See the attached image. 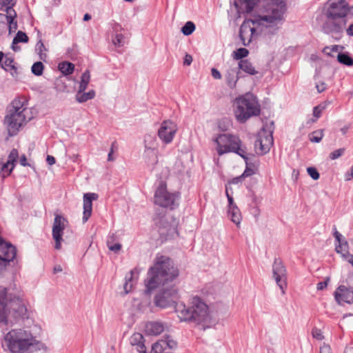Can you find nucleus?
<instances>
[{
  "label": "nucleus",
  "instance_id": "nucleus-55",
  "mask_svg": "<svg viewBox=\"0 0 353 353\" xmlns=\"http://www.w3.org/2000/svg\"><path fill=\"white\" fill-rule=\"evenodd\" d=\"M330 281V278L327 277L323 281L319 282L317 283L316 289L318 290H323L327 288L328 282Z\"/></svg>",
  "mask_w": 353,
  "mask_h": 353
},
{
  "label": "nucleus",
  "instance_id": "nucleus-52",
  "mask_svg": "<svg viewBox=\"0 0 353 353\" xmlns=\"http://www.w3.org/2000/svg\"><path fill=\"white\" fill-rule=\"evenodd\" d=\"M108 248L110 250L114 252V253H117L121 250L122 245L120 243H115L108 245Z\"/></svg>",
  "mask_w": 353,
  "mask_h": 353
},
{
  "label": "nucleus",
  "instance_id": "nucleus-41",
  "mask_svg": "<svg viewBox=\"0 0 353 353\" xmlns=\"http://www.w3.org/2000/svg\"><path fill=\"white\" fill-rule=\"evenodd\" d=\"M36 50L39 52L38 53H39L40 59H41L43 61H46V59L47 58V55H46V54L43 53V52L46 51V48L41 39L38 41V42L37 43Z\"/></svg>",
  "mask_w": 353,
  "mask_h": 353
},
{
  "label": "nucleus",
  "instance_id": "nucleus-20",
  "mask_svg": "<svg viewBox=\"0 0 353 353\" xmlns=\"http://www.w3.org/2000/svg\"><path fill=\"white\" fill-rule=\"evenodd\" d=\"M164 325L158 321H150L145 324V332L147 335L157 336L164 331Z\"/></svg>",
  "mask_w": 353,
  "mask_h": 353
},
{
  "label": "nucleus",
  "instance_id": "nucleus-25",
  "mask_svg": "<svg viewBox=\"0 0 353 353\" xmlns=\"http://www.w3.org/2000/svg\"><path fill=\"white\" fill-rule=\"evenodd\" d=\"M12 112L28 114L29 110L24 107V101L21 99H15L12 101V108L9 110Z\"/></svg>",
  "mask_w": 353,
  "mask_h": 353
},
{
  "label": "nucleus",
  "instance_id": "nucleus-17",
  "mask_svg": "<svg viewBox=\"0 0 353 353\" xmlns=\"http://www.w3.org/2000/svg\"><path fill=\"white\" fill-rule=\"evenodd\" d=\"M98 199L96 193H85L83 195V212L82 221L86 223L92 214V201Z\"/></svg>",
  "mask_w": 353,
  "mask_h": 353
},
{
  "label": "nucleus",
  "instance_id": "nucleus-44",
  "mask_svg": "<svg viewBox=\"0 0 353 353\" xmlns=\"http://www.w3.org/2000/svg\"><path fill=\"white\" fill-rule=\"evenodd\" d=\"M307 172L313 180H318L320 177L319 172L314 167H308L307 168Z\"/></svg>",
  "mask_w": 353,
  "mask_h": 353
},
{
  "label": "nucleus",
  "instance_id": "nucleus-59",
  "mask_svg": "<svg viewBox=\"0 0 353 353\" xmlns=\"http://www.w3.org/2000/svg\"><path fill=\"white\" fill-rule=\"evenodd\" d=\"M211 74H212V76L215 79H221V72L216 68H212L211 70Z\"/></svg>",
  "mask_w": 353,
  "mask_h": 353
},
{
  "label": "nucleus",
  "instance_id": "nucleus-16",
  "mask_svg": "<svg viewBox=\"0 0 353 353\" xmlns=\"http://www.w3.org/2000/svg\"><path fill=\"white\" fill-rule=\"evenodd\" d=\"M334 294L336 301L339 304L353 303V290L345 285L339 286Z\"/></svg>",
  "mask_w": 353,
  "mask_h": 353
},
{
  "label": "nucleus",
  "instance_id": "nucleus-35",
  "mask_svg": "<svg viewBox=\"0 0 353 353\" xmlns=\"http://www.w3.org/2000/svg\"><path fill=\"white\" fill-rule=\"evenodd\" d=\"M309 140L313 143H319L323 137V130H315L308 135Z\"/></svg>",
  "mask_w": 353,
  "mask_h": 353
},
{
  "label": "nucleus",
  "instance_id": "nucleus-8",
  "mask_svg": "<svg viewBox=\"0 0 353 353\" xmlns=\"http://www.w3.org/2000/svg\"><path fill=\"white\" fill-rule=\"evenodd\" d=\"M179 198L180 193L168 192L166 182L161 180L154 192V203L163 208L172 210L179 206L177 201Z\"/></svg>",
  "mask_w": 353,
  "mask_h": 353
},
{
  "label": "nucleus",
  "instance_id": "nucleus-61",
  "mask_svg": "<svg viewBox=\"0 0 353 353\" xmlns=\"http://www.w3.org/2000/svg\"><path fill=\"white\" fill-rule=\"evenodd\" d=\"M19 163L22 166H30V165L27 162V158L25 154H22L19 158Z\"/></svg>",
  "mask_w": 353,
  "mask_h": 353
},
{
  "label": "nucleus",
  "instance_id": "nucleus-21",
  "mask_svg": "<svg viewBox=\"0 0 353 353\" xmlns=\"http://www.w3.org/2000/svg\"><path fill=\"white\" fill-rule=\"evenodd\" d=\"M130 344L136 346L137 352L139 353H146V347L145 345V339L141 333L136 332L132 335L130 339Z\"/></svg>",
  "mask_w": 353,
  "mask_h": 353
},
{
  "label": "nucleus",
  "instance_id": "nucleus-46",
  "mask_svg": "<svg viewBox=\"0 0 353 353\" xmlns=\"http://www.w3.org/2000/svg\"><path fill=\"white\" fill-rule=\"evenodd\" d=\"M344 48L343 46L334 45L332 46V48L325 47L323 50V52H325L328 56L333 57L331 54L332 52H338L339 49L343 50Z\"/></svg>",
  "mask_w": 353,
  "mask_h": 353
},
{
  "label": "nucleus",
  "instance_id": "nucleus-5",
  "mask_svg": "<svg viewBox=\"0 0 353 353\" xmlns=\"http://www.w3.org/2000/svg\"><path fill=\"white\" fill-rule=\"evenodd\" d=\"M8 316L17 323L29 319L30 313L19 296L8 293L6 288L0 287V325L8 324Z\"/></svg>",
  "mask_w": 353,
  "mask_h": 353
},
{
  "label": "nucleus",
  "instance_id": "nucleus-24",
  "mask_svg": "<svg viewBox=\"0 0 353 353\" xmlns=\"http://www.w3.org/2000/svg\"><path fill=\"white\" fill-rule=\"evenodd\" d=\"M237 68L239 70H242L250 75H254L258 73V71L255 70L252 63L248 59L239 61Z\"/></svg>",
  "mask_w": 353,
  "mask_h": 353
},
{
  "label": "nucleus",
  "instance_id": "nucleus-29",
  "mask_svg": "<svg viewBox=\"0 0 353 353\" xmlns=\"http://www.w3.org/2000/svg\"><path fill=\"white\" fill-rule=\"evenodd\" d=\"M337 61L346 66L353 65V58L350 55L349 52H339L337 55Z\"/></svg>",
  "mask_w": 353,
  "mask_h": 353
},
{
  "label": "nucleus",
  "instance_id": "nucleus-6",
  "mask_svg": "<svg viewBox=\"0 0 353 353\" xmlns=\"http://www.w3.org/2000/svg\"><path fill=\"white\" fill-rule=\"evenodd\" d=\"M235 105L234 114L236 120L241 123H244L251 117L258 116L261 113L260 105L256 97L250 93L236 98Z\"/></svg>",
  "mask_w": 353,
  "mask_h": 353
},
{
  "label": "nucleus",
  "instance_id": "nucleus-33",
  "mask_svg": "<svg viewBox=\"0 0 353 353\" xmlns=\"http://www.w3.org/2000/svg\"><path fill=\"white\" fill-rule=\"evenodd\" d=\"M19 158V152L17 149L13 148L8 157L7 162L11 163V167L7 172V175H10L14 168V163L17 162V159Z\"/></svg>",
  "mask_w": 353,
  "mask_h": 353
},
{
  "label": "nucleus",
  "instance_id": "nucleus-45",
  "mask_svg": "<svg viewBox=\"0 0 353 353\" xmlns=\"http://www.w3.org/2000/svg\"><path fill=\"white\" fill-rule=\"evenodd\" d=\"M112 43L115 46L121 47L124 44V37L122 34H116L112 39Z\"/></svg>",
  "mask_w": 353,
  "mask_h": 353
},
{
  "label": "nucleus",
  "instance_id": "nucleus-36",
  "mask_svg": "<svg viewBox=\"0 0 353 353\" xmlns=\"http://www.w3.org/2000/svg\"><path fill=\"white\" fill-rule=\"evenodd\" d=\"M196 26L192 21H187L181 28V31L185 36H189L195 30Z\"/></svg>",
  "mask_w": 353,
  "mask_h": 353
},
{
  "label": "nucleus",
  "instance_id": "nucleus-49",
  "mask_svg": "<svg viewBox=\"0 0 353 353\" xmlns=\"http://www.w3.org/2000/svg\"><path fill=\"white\" fill-rule=\"evenodd\" d=\"M16 18L17 17H13V20L12 21L8 20V21L7 23L8 28L9 30V33H12L13 32H15L17 30V28H18L17 22L15 20Z\"/></svg>",
  "mask_w": 353,
  "mask_h": 353
},
{
  "label": "nucleus",
  "instance_id": "nucleus-51",
  "mask_svg": "<svg viewBox=\"0 0 353 353\" xmlns=\"http://www.w3.org/2000/svg\"><path fill=\"white\" fill-rule=\"evenodd\" d=\"M323 110L318 106H315L313 108V116L315 117L314 119H312V122H315L317 119L321 116Z\"/></svg>",
  "mask_w": 353,
  "mask_h": 353
},
{
  "label": "nucleus",
  "instance_id": "nucleus-19",
  "mask_svg": "<svg viewBox=\"0 0 353 353\" xmlns=\"http://www.w3.org/2000/svg\"><path fill=\"white\" fill-rule=\"evenodd\" d=\"M334 236L336 240L335 250L337 253L341 254L342 258L345 260V254H350L348 252V243L343 237V235L339 232L336 228H334Z\"/></svg>",
  "mask_w": 353,
  "mask_h": 353
},
{
  "label": "nucleus",
  "instance_id": "nucleus-43",
  "mask_svg": "<svg viewBox=\"0 0 353 353\" xmlns=\"http://www.w3.org/2000/svg\"><path fill=\"white\" fill-rule=\"evenodd\" d=\"M6 14L0 13V22L1 23H8V20L12 21L13 20V17H17V12L12 13L10 12H6Z\"/></svg>",
  "mask_w": 353,
  "mask_h": 353
},
{
  "label": "nucleus",
  "instance_id": "nucleus-53",
  "mask_svg": "<svg viewBox=\"0 0 353 353\" xmlns=\"http://www.w3.org/2000/svg\"><path fill=\"white\" fill-rule=\"evenodd\" d=\"M255 170L256 169L253 168L245 167V169L241 175L244 179L252 176L255 174Z\"/></svg>",
  "mask_w": 353,
  "mask_h": 353
},
{
  "label": "nucleus",
  "instance_id": "nucleus-13",
  "mask_svg": "<svg viewBox=\"0 0 353 353\" xmlns=\"http://www.w3.org/2000/svg\"><path fill=\"white\" fill-rule=\"evenodd\" d=\"M272 273L273 277L279 287L282 294H285L287 288V270L279 258L274 259L272 265Z\"/></svg>",
  "mask_w": 353,
  "mask_h": 353
},
{
  "label": "nucleus",
  "instance_id": "nucleus-18",
  "mask_svg": "<svg viewBox=\"0 0 353 353\" xmlns=\"http://www.w3.org/2000/svg\"><path fill=\"white\" fill-rule=\"evenodd\" d=\"M225 77L228 86L231 89L235 88L238 80L241 77L237 66H230L226 70Z\"/></svg>",
  "mask_w": 353,
  "mask_h": 353
},
{
  "label": "nucleus",
  "instance_id": "nucleus-32",
  "mask_svg": "<svg viewBox=\"0 0 353 353\" xmlns=\"http://www.w3.org/2000/svg\"><path fill=\"white\" fill-rule=\"evenodd\" d=\"M90 80V73L88 70H86L81 77V81L79 83V90L80 92H84Z\"/></svg>",
  "mask_w": 353,
  "mask_h": 353
},
{
  "label": "nucleus",
  "instance_id": "nucleus-62",
  "mask_svg": "<svg viewBox=\"0 0 353 353\" xmlns=\"http://www.w3.org/2000/svg\"><path fill=\"white\" fill-rule=\"evenodd\" d=\"M244 179V178L242 176V175H240L239 176H236V177H234L230 181V183H232V184H238L241 182H242V181Z\"/></svg>",
  "mask_w": 353,
  "mask_h": 353
},
{
  "label": "nucleus",
  "instance_id": "nucleus-7",
  "mask_svg": "<svg viewBox=\"0 0 353 353\" xmlns=\"http://www.w3.org/2000/svg\"><path fill=\"white\" fill-rule=\"evenodd\" d=\"M179 316L182 321H194L198 324L203 323L208 316V306L199 296L192 299V306L186 307L185 305L180 304Z\"/></svg>",
  "mask_w": 353,
  "mask_h": 353
},
{
  "label": "nucleus",
  "instance_id": "nucleus-39",
  "mask_svg": "<svg viewBox=\"0 0 353 353\" xmlns=\"http://www.w3.org/2000/svg\"><path fill=\"white\" fill-rule=\"evenodd\" d=\"M17 1V0H2L0 3L2 6L6 7L5 12L14 13L16 11L13 8L16 6Z\"/></svg>",
  "mask_w": 353,
  "mask_h": 353
},
{
  "label": "nucleus",
  "instance_id": "nucleus-26",
  "mask_svg": "<svg viewBox=\"0 0 353 353\" xmlns=\"http://www.w3.org/2000/svg\"><path fill=\"white\" fill-rule=\"evenodd\" d=\"M257 0H238L234 1V6L239 10V3L244 5L245 11L247 13L251 12L255 5L256 4Z\"/></svg>",
  "mask_w": 353,
  "mask_h": 353
},
{
  "label": "nucleus",
  "instance_id": "nucleus-57",
  "mask_svg": "<svg viewBox=\"0 0 353 353\" xmlns=\"http://www.w3.org/2000/svg\"><path fill=\"white\" fill-rule=\"evenodd\" d=\"M353 179V165L351 166L350 170L347 171L345 174V180L349 181Z\"/></svg>",
  "mask_w": 353,
  "mask_h": 353
},
{
  "label": "nucleus",
  "instance_id": "nucleus-50",
  "mask_svg": "<svg viewBox=\"0 0 353 353\" xmlns=\"http://www.w3.org/2000/svg\"><path fill=\"white\" fill-rule=\"evenodd\" d=\"M11 167V163L6 162L3 164L1 170V174L2 178H6L8 175H7V172L9 170L10 168Z\"/></svg>",
  "mask_w": 353,
  "mask_h": 353
},
{
  "label": "nucleus",
  "instance_id": "nucleus-47",
  "mask_svg": "<svg viewBox=\"0 0 353 353\" xmlns=\"http://www.w3.org/2000/svg\"><path fill=\"white\" fill-rule=\"evenodd\" d=\"M344 152H345V148L337 149V150L332 152L330 154L329 157L332 160H335V159L339 158L340 157H341L343 154Z\"/></svg>",
  "mask_w": 353,
  "mask_h": 353
},
{
  "label": "nucleus",
  "instance_id": "nucleus-14",
  "mask_svg": "<svg viewBox=\"0 0 353 353\" xmlns=\"http://www.w3.org/2000/svg\"><path fill=\"white\" fill-rule=\"evenodd\" d=\"M66 223H68V221L64 216L61 214L55 215L52 234L55 241L54 248L56 250H60L61 248L62 236Z\"/></svg>",
  "mask_w": 353,
  "mask_h": 353
},
{
  "label": "nucleus",
  "instance_id": "nucleus-38",
  "mask_svg": "<svg viewBox=\"0 0 353 353\" xmlns=\"http://www.w3.org/2000/svg\"><path fill=\"white\" fill-rule=\"evenodd\" d=\"M249 54V51L248 49L244 48H240L233 52V58L236 60H244Z\"/></svg>",
  "mask_w": 353,
  "mask_h": 353
},
{
  "label": "nucleus",
  "instance_id": "nucleus-1",
  "mask_svg": "<svg viewBox=\"0 0 353 353\" xmlns=\"http://www.w3.org/2000/svg\"><path fill=\"white\" fill-rule=\"evenodd\" d=\"M179 275V270L170 257L157 254L153 266L148 271V278L145 280V293L150 294L159 285L165 286L172 282ZM179 298V289L175 285L163 287L155 295L154 303L161 308L174 307L176 312H180V305L176 304Z\"/></svg>",
  "mask_w": 353,
  "mask_h": 353
},
{
  "label": "nucleus",
  "instance_id": "nucleus-48",
  "mask_svg": "<svg viewBox=\"0 0 353 353\" xmlns=\"http://www.w3.org/2000/svg\"><path fill=\"white\" fill-rule=\"evenodd\" d=\"M312 335L313 338H314L319 341H321L324 339V336L323 335L321 330L317 327H314L312 330Z\"/></svg>",
  "mask_w": 353,
  "mask_h": 353
},
{
  "label": "nucleus",
  "instance_id": "nucleus-11",
  "mask_svg": "<svg viewBox=\"0 0 353 353\" xmlns=\"http://www.w3.org/2000/svg\"><path fill=\"white\" fill-rule=\"evenodd\" d=\"M268 128V132L265 128V126L262 128V131L264 135L259 134L256 140L254 143V147L259 151V154L263 155L268 153L271 146L273 145V132L274 129V124L273 121H271L269 125H266Z\"/></svg>",
  "mask_w": 353,
  "mask_h": 353
},
{
  "label": "nucleus",
  "instance_id": "nucleus-22",
  "mask_svg": "<svg viewBox=\"0 0 353 353\" xmlns=\"http://www.w3.org/2000/svg\"><path fill=\"white\" fill-rule=\"evenodd\" d=\"M1 67L6 72H9L13 77L18 76V69L15 65L13 57H6L5 60L1 63Z\"/></svg>",
  "mask_w": 353,
  "mask_h": 353
},
{
  "label": "nucleus",
  "instance_id": "nucleus-12",
  "mask_svg": "<svg viewBox=\"0 0 353 353\" xmlns=\"http://www.w3.org/2000/svg\"><path fill=\"white\" fill-rule=\"evenodd\" d=\"M30 117H27V114L19 112H8L6 116L4 121L7 124L8 134L13 137L19 131L20 128L30 120Z\"/></svg>",
  "mask_w": 353,
  "mask_h": 353
},
{
  "label": "nucleus",
  "instance_id": "nucleus-30",
  "mask_svg": "<svg viewBox=\"0 0 353 353\" xmlns=\"http://www.w3.org/2000/svg\"><path fill=\"white\" fill-rule=\"evenodd\" d=\"M228 214L233 223H236V225H239L241 223V215L237 206L229 208L228 210Z\"/></svg>",
  "mask_w": 353,
  "mask_h": 353
},
{
  "label": "nucleus",
  "instance_id": "nucleus-23",
  "mask_svg": "<svg viewBox=\"0 0 353 353\" xmlns=\"http://www.w3.org/2000/svg\"><path fill=\"white\" fill-rule=\"evenodd\" d=\"M134 274H139V270H137V268H134L133 270H131L130 272L125 276V281L123 285L125 294H128L132 289L133 285L135 283V281L134 279Z\"/></svg>",
  "mask_w": 353,
  "mask_h": 353
},
{
  "label": "nucleus",
  "instance_id": "nucleus-37",
  "mask_svg": "<svg viewBox=\"0 0 353 353\" xmlns=\"http://www.w3.org/2000/svg\"><path fill=\"white\" fill-rule=\"evenodd\" d=\"M44 70V65L41 61H37L31 67V72L35 76L42 75Z\"/></svg>",
  "mask_w": 353,
  "mask_h": 353
},
{
  "label": "nucleus",
  "instance_id": "nucleus-64",
  "mask_svg": "<svg viewBox=\"0 0 353 353\" xmlns=\"http://www.w3.org/2000/svg\"><path fill=\"white\" fill-rule=\"evenodd\" d=\"M345 260L350 263L353 267V255L352 254H345Z\"/></svg>",
  "mask_w": 353,
  "mask_h": 353
},
{
  "label": "nucleus",
  "instance_id": "nucleus-27",
  "mask_svg": "<svg viewBox=\"0 0 353 353\" xmlns=\"http://www.w3.org/2000/svg\"><path fill=\"white\" fill-rule=\"evenodd\" d=\"M95 97V92L92 90L88 92H80V90H78L77 93L76 94V100L79 103H84L90 99H93Z\"/></svg>",
  "mask_w": 353,
  "mask_h": 353
},
{
  "label": "nucleus",
  "instance_id": "nucleus-54",
  "mask_svg": "<svg viewBox=\"0 0 353 353\" xmlns=\"http://www.w3.org/2000/svg\"><path fill=\"white\" fill-rule=\"evenodd\" d=\"M117 236L115 234H114V233L109 234L108 239H107V241H106L107 246L110 244L117 243Z\"/></svg>",
  "mask_w": 353,
  "mask_h": 353
},
{
  "label": "nucleus",
  "instance_id": "nucleus-15",
  "mask_svg": "<svg viewBox=\"0 0 353 353\" xmlns=\"http://www.w3.org/2000/svg\"><path fill=\"white\" fill-rule=\"evenodd\" d=\"M176 131L177 126L175 123L170 120H165L158 130V136L163 143L168 144L172 141Z\"/></svg>",
  "mask_w": 353,
  "mask_h": 353
},
{
  "label": "nucleus",
  "instance_id": "nucleus-34",
  "mask_svg": "<svg viewBox=\"0 0 353 353\" xmlns=\"http://www.w3.org/2000/svg\"><path fill=\"white\" fill-rule=\"evenodd\" d=\"M241 154L243 155L241 157L245 162V167L253 168L255 169L257 168L259 161L253 160L252 158L248 157L246 154V150L245 147H243V153H241Z\"/></svg>",
  "mask_w": 353,
  "mask_h": 353
},
{
  "label": "nucleus",
  "instance_id": "nucleus-2",
  "mask_svg": "<svg viewBox=\"0 0 353 353\" xmlns=\"http://www.w3.org/2000/svg\"><path fill=\"white\" fill-rule=\"evenodd\" d=\"M270 1L263 15H258L254 19H245L241 25L239 37L244 46H248L252 39L259 34L271 37L277 34L284 21L286 3L285 0Z\"/></svg>",
  "mask_w": 353,
  "mask_h": 353
},
{
  "label": "nucleus",
  "instance_id": "nucleus-60",
  "mask_svg": "<svg viewBox=\"0 0 353 353\" xmlns=\"http://www.w3.org/2000/svg\"><path fill=\"white\" fill-rule=\"evenodd\" d=\"M192 62V57L190 54H186L183 60V65H190Z\"/></svg>",
  "mask_w": 353,
  "mask_h": 353
},
{
  "label": "nucleus",
  "instance_id": "nucleus-10",
  "mask_svg": "<svg viewBox=\"0 0 353 353\" xmlns=\"http://www.w3.org/2000/svg\"><path fill=\"white\" fill-rule=\"evenodd\" d=\"M153 221L159 235L158 240L161 243L174 238L175 235H179L176 226L168 221L165 212L157 210L153 216Z\"/></svg>",
  "mask_w": 353,
  "mask_h": 353
},
{
  "label": "nucleus",
  "instance_id": "nucleus-9",
  "mask_svg": "<svg viewBox=\"0 0 353 353\" xmlns=\"http://www.w3.org/2000/svg\"><path fill=\"white\" fill-rule=\"evenodd\" d=\"M216 144V152L219 155H223L229 152H234L240 157H243V148L242 141L238 136L230 134H220L214 140Z\"/></svg>",
  "mask_w": 353,
  "mask_h": 353
},
{
  "label": "nucleus",
  "instance_id": "nucleus-42",
  "mask_svg": "<svg viewBox=\"0 0 353 353\" xmlns=\"http://www.w3.org/2000/svg\"><path fill=\"white\" fill-rule=\"evenodd\" d=\"M162 340L164 341L165 348H167L168 351H172L177 347V343L172 339L169 336H167L164 339Z\"/></svg>",
  "mask_w": 353,
  "mask_h": 353
},
{
  "label": "nucleus",
  "instance_id": "nucleus-28",
  "mask_svg": "<svg viewBox=\"0 0 353 353\" xmlns=\"http://www.w3.org/2000/svg\"><path fill=\"white\" fill-rule=\"evenodd\" d=\"M58 68L63 74L67 76L73 73L74 65L71 62L63 61L59 64Z\"/></svg>",
  "mask_w": 353,
  "mask_h": 353
},
{
  "label": "nucleus",
  "instance_id": "nucleus-40",
  "mask_svg": "<svg viewBox=\"0 0 353 353\" xmlns=\"http://www.w3.org/2000/svg\"><path fill=\"white\" fill-rule=\"evenodd\" d=\"M28 40L29 39L27 34L25 32L19 30L14 37L12 44H17L19 43H27Z\"/></svg>",
  "mask_w": 353,
  "mask_h": 353
},
{
  "label": "nucleus",
  "instance_id": "nucleus-58",
  "mask_svg": "<svg viewBox=\"0 0 353 353\" xmlns=\"http://www.w3.org/2000/svg\"><path fill=\"white\" fill-rule=\"evenodd\" d=\"M319 353H331L330 346L324 343L322 346H321Z\"/></svg>",
  "mask_w": 353,
  "mask_h": 353
},
{
  "label": "nucleus",
  "instance_id": "nucleus-31",
  "mask_svg": "<svg viewBox=\"0 0 353 353\" xmlns=\"http://www.w3.org/2000/svg\"><path fill=\"white\" fill-rule=\"evenodd\" d=\"M150 353H173L172 351H168L164 345V341L160 339L155 342L152 345Z\"/></svg>",
  "mask_w": 353,
  "mask_h": 353
},
{
  "label": "nucleus",
  "instance_id": "nucleus-56",
  "mask_svg": "<svg viewBox=\"0 0 353 353\" xmlns=\"http://www.w3.org/2000/svg\"><path fill=\"white\" fill-rule=\"evenodd\" d=\"M114 148H117V143H116V141L112 142V143L111 145V148H110V152L108 153V161H112L114 160V158L112 156Z\"/></svg>",
  "mask_w": 353,
  "mask_h": 353
},
{
  "label": "nucleus",
  "instance_id": "nucleus-3",
  "mask_svg": "<svg viewBox=\"0 0 353 353\" xmlns=\"http://www.w3.org/2000/svg\"><path fill=\"white\" fill-rule=\"evenodd\" d=\"M325 6H327L324 13L326 21L322 26L323 32L339 40L346 26L350 6L346 0H328Z\"/></svg>",
  "mask_w": 353,
  "mask_h": 353
},
{
  "label": "nucleus",
  "instance_id": "nucleus-4",
  "mask_svg": "<svg viewBox=\"0 0 353 353\" xmlns=\"http://www.w3.org/2000/svg\"><path fill=\"white\" fill-rule=\"evenodd\" d=\"M2 347L10 353H47V347L32 334L22 329H14L4 336Z\"/></svg>",
  "mask_w": 353,
  "mask_h": 353
},
{
  "label": "nucleus",
  "instance_id": "nucleus-63",
  "mask_svg": "<svg viewBox=\"0 0 353 353\" xmlns=\"http://www.w3.org/2000/svg\"><path fill=\"white\" fill-rule=\"evenodd\" d=\"M318 92L321 93L326 89V85L325 83L321 82L316 85Z\"/></svg>",
  "mask_w": 353,
  "mask_h": 353
}]
</instances>
